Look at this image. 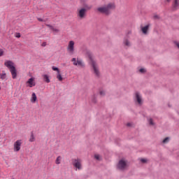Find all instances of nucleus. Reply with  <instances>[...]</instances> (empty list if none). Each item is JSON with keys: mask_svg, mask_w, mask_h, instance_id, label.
I'll list each match as a JSON object with an SVG mask.
<instances>
[{"mask_svg": "<svg viewBox=\"0 0 179 179\" xmlns=\"http://www.w3.org/2000/svg\"><path fill=\"white\" fill-rule=\"evenodd\" d=\"M0 78L2 80L6 79V73H5V71H2V73L0 74Z\"/></svg>", "mask_w": 179, "mask_h": 179, "instance_id": "obj_20", "label": "nucleus"}, {"mask_svg": "<svg viewBox=\"0 0 179 179\" xmlns=\"http://www.w3.org/2000/svg\"><path fill=\"white\" fill-rule=\"evenodd\" d=\"M43 78L44 82H45L46 83H50V82H51V80H50V76H48V75L44 74L43 76Z\"/></svg>", "mask_w": 179, "mask_h": 179, "instance_id": "obj_14", "label": "nucleus"}, {"mask_svg": "<svg viewBox=\"0 0 179 179\" xmlns=\"http://www.w3.org/2000/svg\"><path fill=\"white\" fill-rule=\"evenodd\" d=\"M173 8L174 10L178 9L179 8V0H175L173 3Z\"/></svg>", "mask_w": 179, "mask_h": 179, "instance_id": "obj_15", "label": "nucleus"}, {"mask_svg": "<svg viewBox=\"0 0 179 179\" xmlns=\"http://www.w3.org/2000/svg\"><path fill=\"white\" fill-rule=\"evenodd\" d=\"M123 44L126 46V47H131V42H129L128 41V39H125L123 42Z\"/></svg>", "mask_w": 179, "mask_h": 179, "instance_id": "obj_18", "label": "nucleus"}, {"mask_svg": "<svg viewBox=\"0 0 179 179\" xmlns=\"http://www.w3.org/2000/svg\"><path fill=\"white\" fill-rule=\"evenodd\" d=\"M166 2H170V0H166Z\"/></svg>", "mask_w": 179, "mask_h": 179, "instance_id": "obj_37", "label": "nucleus"}, {"mask_svg": "<svg viewBox=\"0 0 179 179\" xmlns=\"http://www.w3.org/2000/svg\"><path fill=\"white\" fill-rule=\"evenodd\" d=\"M127 127H131V123H127Z\"/></svg>", "mask_w": 179, "mask_h": 179, "instance_id": "obj_33", "label": "nucleus"}, {"mask_svg": "<svg viewBox=\"0 0 179 179\" xmlns=\"http://www.w3.org/2000/svg\"><path fill=\"white\" fill-rule=\"evenodd\" d=\"M4 65L10 69L13 79H16L17 78V71H16V67H15V63L10 60H8L4 62Z\"/></svg>", "mask_w": 179, "mask_h": 179, "instance_id": "obj_2", "label": "nucleus"}, {"mask_svg": "<svg viewBox=\"0 0 179 179\" xmlns=\"http://www.w3.org/2000/svg\"><path fill=\"white\" fill-rule=\"evenodd\" d=\"M149 27H150V24L141 27L142 33H143V34H148V30H149Z\"/></svg>", "mask_w": 179, "mask_h": 179, "instance_id": "obj_12", "label": "nucleus"}, {"mask_svg": "<svg viewBox=\"0 0 179 179\" xmlns=\"http://www.w3.org/2000/svg\"><path fill=\"white\" fill-rule=\"evenodd\" d=\"M127 167H128V164H127L125 160L121 159L117 164V169L119 170H125Z\"/></svg>", "mask_w": 179, "mask_h": 179, "instance_id": "obj_9", "label": "nucleus"}, {"mask_svg": "<svg viewBox=\"0 0 179 179\" xmlns=\"http://www.w3.org/2000/svg\"><path fill=\"white\" fill-rule=\"evenodd\" d=\"M61 162H62V156H58L55 160V163L57 164H61Z\"/></svg>", "mask_w": 179, "mask_h": 179, "instance_id": "obj_17", "label": "nucleus"}, {"mask_svg": "<svg viewBox=\"0 0 179 179\" xmlns=\"http://www.w3.org/2000/svg\"><path fill=\"white\" fill-rule=\"evenodd\" d=\"M46 26L48 27H50V30H52V31H55V33H59V29L54 28V27H52V25L46 24Z\"/></svg>", "mask_w": 179, "mask_h": 179, "instance_id": "obj_16", "label": "nucleus"}, {"mask_svg": "<svg viewBox=\"0 0 179 179\" xmlns=\"http://www.w3.org/2000/svg\"><path fill=\"white\" fill-rule=\"evenodd\" d=\"M72 164L76 170H82V159L79 158L72 159Z\"/></svg>", "mask_w": 179, "mask_h": 179, "instance_id": "obj_5", "label": "nucleus"}, {"mask_svg": "<svg viewBox=\"0 0 179 179\" xmlns=\"http://www.w3.org/2000/svg\"><path fill=\"white\" fill-rule=\"evenodd\" d=\"M71 62H73V65H75V66H80L81 68L85 66L83 62L79 59L73 58Z\"/></svg>", "mask_w": 179, "mask_h": 179, "instance_id": "obj_6", "label": "nucleus"}, {"mask_svg": "<svg viewBox=\"0 0 179 179\" xmlns=\"http://www.w3.org/2000/svg\"><path fill=\"white\" fill-rule=\"evenodd\" d=\"M26 85L28 87H33L36 86V82L34 81V78H29L27 81Z\"/></svg>", "mask_w": 179, "mask_h": 179, "instance_id": "obj_10", "label": "nucleus"}, {"mask_svg": "<svg viewBox=\"0 0 179 179\" xmlns=\"http://www.w3.org/2000/svg\"><path fill=\"white\" fill-rule=\"evenodd\" d=\"M5 55V51L3 49H0V57H3Z\"/></svg>", "mask_w": 179, "mask_h": 179, "instance_id": "obj_23", "label": "nucleus"}, {"mask_svg": "<svg viewBox=\"0 0 179 179\" xmlns=\"http://www.w3.org/2000/svg\"><path fill=\"white\" fill-rule=\"evenodd\" d=\"M38 22H43V19H41V18H38Z\"/></svg>", "mask_w": 179, "mask_h": 179, "instance_id": "obj_34", "label": "nucleus"}, {"mask_svg": "<svg viewBox=\"0 0 179 179\" xmlns=\"http://www.w3.org/2000/svg\"><path fill=\"white\" fill-rule=\"evenodd\" d=\"M169 141H170V138L169 137H166L163 140V143H167Z\"/></svg>", "mask_w": 179, "mask_h": 179, "instance_id": "obj_25", "label": "nucleus"}, {"mask_svg": "<svg viewBox=\"0 0 179 179\" xmlns=\"http://www.w3.org/2000/svg\"><path fill=\"white\" fill-rule=\"evenodd\" d=\"M175 45L179 48V42H175Z\"/></svg>", "mask_w": 179, "mask_h": 179, "instance_id": "obj_32", "label": "nucleus"}, {"mask_svg": "<svg viewBox=\"0 0 179 179\" xmlns=\"http://www.w3.org/2000/svg\"><path fill=\"white\" fill-rule=\"evenodd\" d=\"M111 9H115V4L110 3L105 6L99 7L96 10L99 13H104L105 15H109Z\"/></svg>", "mask_w": 179, "mask_h": 179, "instance_id": "obj_3", "label": "nucleus"}, {"mask_svg": "<svg viewBox=\"0 0 179 179\" xmlns=\"http://www.w3.org/2000/svg\"><path fill=\"white\" fill-rule=\"evenodd\" d=\"M85 55H87V57H88V58H90V64L93 68L94 75H96V76L98 77L100 76V71L99 70V66L97 65L96 61H94V59L93 58V54H92V52H90V50H86L85 51Z\"/></svg>", "mask_w": 179, "mask_h": 179, "instance_id": "obj_1", "label": "nucleus"}, {"mask_svg": "<svg viewBox=\"0 0 179 179\" xmlns=\"http://www.w3.org/2000/svg\"><path fill=\"white\" fill-rule=\"evenodd\" d=\"M45 45H47V42H43L42 43V47H45Z\"/></svg>", "mask_w": 179, "mask_h": 179, "instance_id": "obj_31", "label": "nucleus"}, {"mask_svg": "<svg viewBox=\"0 0 179 179\" xmlns=\"http://www.w3.org/2000/svg\"><path fill=\"white\" fill-rule=\"evenodd\" d=\"M99 94L101 96H104L106 94V92L103 90L100 91Z\"/></svg>", "mask_w": 179, "mask_h": 179, "instance_id": "obj_26", "label": "nucleus"}, {"mask_svg": "<svg viewBox=\"0 0 179 179\" xmlns=\"http://www.w3.org/2000/svg\"><path fill=\"white\" fill-rule=\"evenodd\" d=\"M136 99L138 104H142V96H141L139 92H136Z\"/></svg>", "mask_w": 179, "mask_h": 179, "instance_id": "obj_11", "label": "nucleus"}, {"mask_svg": "<svg viewBox=\"0 0 179 179\" xmlns=\"http://www.w3.org/2000/svg\"><path fill=\"white\" fill-rule=\"evenodd\" d=\"M148 121L150 122V125H155V123L153 122V120L150 119Z\"/></svg>", "mask_w": 179, "mask_h": 179, "instance_id": "obj_28", "label": "nucleus"}, {"mask_svg": "<svg viewBox=\"0 0 179 179\" xmlns=\"http://www.w3.org/2000/svg\"><path fill=\"white\" fill-rule=\"evenodd\" d=\"M139 72H141V73H145V72H146V70L145 69H141L139 70Z\"/></svg>", "mask_w": 179, "mask_h": 179, "instance_id": "obj_27", "label": "nucleus"}, {"mask_svg": "<svg viewBox=\"0 0 179 179\" xmlns=\"http://www.w3.org/2000/svg\"><path fill=\"white\" fill-rule=\"evenodd\" d=\"M30 101L31 103H36L37 101V95H36V93H32Z\"/></svg>", "mask_w": 179, "mask_h": 179, "instance_id": "obj_13", "label": "nucleus"}, {"mask_svg": "<svg viewBox=\"0 0 179 179\" xmlns=\"http://www.w3.org/2000/svg\"><path fill=\"white\" fill-rule=\"evenodd\" d=\"M52 71H57V73H59L60 71H59V69H58V67H55V66H52Z\"/></svg>", "mask_w": 179, "mask_h": 179, "instance_id": "obj_24", "label": "nucleus"}, {"mask_svg": "<svg viewBox=\"0 0 179 179\" xmlns=\"http://www.w3.org/2000/svg\"><path fill=\"white\" fill-rule=\"evenodd\" d=\"M22 140L16 141L13 144V151L19 152L22 148Z\"/></svg>", "mask_w": 179, "mask_h": 179, "instance_id": "obj_7", "label": "nucleus"}, {"mask_svg": "<svg viewBox=\"0 0 179 179\" xmlns=\"http://www.w3.org/2000/svg\"><path fill=\"white\" fill-rule=\"evenodd\" d=\"M0 90H1V87H0Z\"/></svg>", "mask_w": 179, "mask_h": 179, "instance_id": "obj_38", "label": "nucleus"}, {"mask_svg": "<svg viewBox=\"0 0 179 179\" xmlns=\"http://www.w3.org/2000/svg\"><path fill=\"white\" fill-rule=\"evenodd\" d=\"M67 51L68 52H70V54H73V52L75 51V42L73 41H70L69 42Z\"/></svg>", "mask_w": 179, "mask_h": 179, "instance_id": "obj_8", "label": "nucleus"}, {"mask_svg": "<svg viewBox=\"0 0 179 179\" xmlns=\"http://www.w3.org/2000/svg\"><path fill=\"white\" fill-rule=\"evenodd\" d=\"M87 12V10L85 8H78L77 9V17H78V19H85V17H86V13Z\"/></svg>", "mask_w": 179, "mask_h": 179, "instance_id": "obj_4", "label": "nucleus"}, {"mask_svg": "<svg viewBox=\"0 0 179 179\" xmlns=\"http://www.w3.org/2000/svg\"><path fill=\"white\" fill-rule=\"evenodd\" d=\"M15 37H16L17 38H20V33H16V34H15Z\"/></svg>", "mask_w": 179, "mask_h": 179, "instance_id": "obj_30", "label": "nucleus"}, {"mask_svg": "<svg viewBox=\"0 0 179 179\" xmlns=\"http://www.w3.org/2000/svg\"><path fill=\"white\" fill-rule=\"evenodd\" d=\"M80 2L83 3L85 2V0H80Z\"/></svg>", "mask_w": 179, "mask_h": 179, "instance_id": "obj_35", "label": "nucleus"}, {"mask_svg": "<svg viewBox=\"0 0 179 179\" xmlns=\"http://www.w3.org/2000/svg\"><path fill=\"white\" fill-rule=\"evenodd\" d=\"M94 159H96V160H101V157L100 156V155L96 154L94 155Z\"/></svg>", "mask_w": 179, "mask_h": 179, "instance_id": "obj_22", "label": "nucleus"}, {"mask_svg": "<svg viewBox=\"0 0 179 179\" xmlns=\"http://www.w3.org/2000/svg\"><path fill=\"white\" fill-rule=\"evenodd\" d=\"M141 163H147L148 159H141Z\"/></svg>", "mask_w": 179, "mask_h": 179, "instance_id": "obj_29", "label": "nucleus"}, {"mask_svg": "<svg viewBox=\"0 0 179 179\" xmlns=\"http://www.w3.org/2000/svg\"><path fill=\"white\" fill-rule=\"evenodd\" d=\"M92 101H93V103H96V100H93Z\"/></svg>", "mask_w": 179, "mask_h": 179, "instance_id": "obj_36", "label": "nucleus"}, {"mask_svg": "<svg viewBox=\"0 0 179 179\" xmlns=\"http://www.w3.org/2000/svg\"><path fill=\"white\" fill-rule=\"evenodd\" d=\"M57 79H58V80H59L60 82H62L63 78H62V76L61 75V73H57Z\"/></svg>", "mask_w": 179, "mask_h": 179, "instance_id": "obj_21", "label": "nucleus"}, {"mask_svg": "<svg viewBox=\"0 0 179 179\" xmlns=\"http://www.w3.org/2000/svg\"><path fill=\"white\" fill-rule=\"evenodd\" d=\"M30 142H34V141H36V137H34V134H33V132L31 133V136L29 137V140Z\"/></svg>", "mask_w": 179, "mask_h": 179, "instance_id": "obj_19", "label": "nucleus"}]
</instances>
